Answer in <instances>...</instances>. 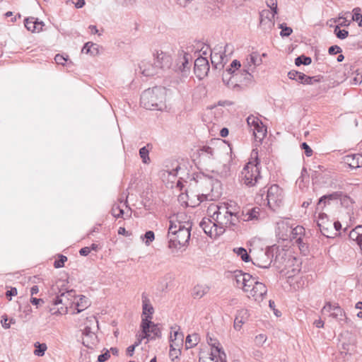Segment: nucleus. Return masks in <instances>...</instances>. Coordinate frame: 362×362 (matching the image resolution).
Wrapping results in <instances>:
<instances>
[{"instance_id": "nucleus-41", "label": "nucleus", "mask_w": 362, "mask_h": 362, "mask_svg": "<svg viewBox=\"0 0 362 362\" xmlns=\"http://www.w3.org/2000/svg\"><path fill=\"white\" fill-rule=\"evenodd\" d=\"M350 237L352 239L358 240L362 238V226H356L350 233Z\"/></svg>"}, {"instance_id": "nucleus-9", "label": "nucleus", "mask_w": 362, "mask_h": 362, "mask_svg": "<svg viewBox=\"0 0 362 362\" xmlns=\"http://www.w3.org/2000/svg\"><path fill=\"white\" fill-rule=\"evenodd\" d=\"M317 224L324 236L327 238H334L336 236L335 230L333 228V222L328 218L326 214H319Z\"/></svg>"}, {"instance_id": "nucleus-35", "label": "nucleus", "mask_w": 362, "mask_h": 362, "mask_svg": "<svg viewBox=\"0 0 362 362\" xmlns=\"http://www.w3.org/2000/svg\"><path fill=\"white\" fill-rule=\"evenodd\" d=\"M233 251L241 257L242 260L245 262H248L250 260V257L247 254V250L243 247L235 248Z\"/></svg>"}, {"instance_id": "nucleus-24", "label": "nucleus", "mask_w": 362, "mask_h": 362, "mask_svg": "<svg viewBox=\"0 0 362 362\" xmlns=\"http://www.w3.org/2000/svg\"><path fill=\"white\" fill-rule=\"evenodd\" d=\"M73 305H74L77 310L76 313H79L88 308L90 303L87 297L85 296H80L76 297V300L73 301Z\"/></svg>"}, {"instance_id": "nucleus-22", "label": "nucleus", "mask_w": 362, "mask_h": 362, "mask_svg": "<svg viewBox=\"0 0 362 362\" xmlns=\"http://www.w3.org/2000/svg\"><path fill=\"white\" fill-rule=\"evenodd\" d=\"M262 214L263 211L259 207L257 206L249 209L245 214H244L243 212L240 214L242 217L241 219H243L244 221L260 219Z\"/></svg>"}, {"instance_id": "nucleus-42", "label": "nucleus", "mask_w": 362, "mask_h": 362, "mask_svg": "<svg viewBox=\"0 0 362 362\" xmlns=\"http://www.w3.org/2000/svg\"><path fill=\"white\" fill-rule=\"evenodd\" d=\"M111 213L114 217L119 218L124 214V210L119 204H114Z\"/></svg>"}, {"instance_id": "nucleus-17", "label": "nucleus", "mask_w": 362, "mask_h": 362, "mask_svg": "<svg viewBox=\"0 0 362 362\" xmlns=\"http://www.w3.org/2000/svg\"><path fill=\"white\" fill-rule=\"evenodd\" d=\"M199 226L203 229L204 233L211 238L216 237L221 235L218 233V230H216L218 227H216V221H212L209 218H204L200 222Z\"/></svg>"}, {"instance_id": "nucleus-14", "label": "nucleus", "mask_w": 362, "mask_h": 362, "mask_svg": "<svg viewBox=\"0 0 362 362\" xmlns=\"http://www.w3.org/2000/svg\"><path fill=\"white\" fill-rule=\"evenodd\" d=\"M154 62L159 69H170L173 66L172 57L163 52H157L156 58H154Z\"/></svg>"}, {"instance_id": "nucleus-46", "label": "nucleus", "mask_w": 362, "mask_h": 362, "mask_svg": "<svg viewBox=\"0 0 362 362\" xmlns=\"http://www.w3.org/2000/svg\"><path fill=\"white\" fill-rule=\"evenodd\" d=\"M279 28L281 29L280 35L281 37H288L293 32V30L290 27L284 26V24L279 25Z\"/></svg>"}, {"instance_id": "nucleus-6", "label": "nucleus", "mask_w": 362, "mask_h": 362, "mask_svg": "<svg viewBox=\"0 0 362 362\" xmlns=\"http://www.w3.org/2000/svg\"><path fill=\"white\" fill-rule=\"evenodd\" d=\"M141 327L142 329L141 338H146L148 340L154 339L161 337V331L158 325L154 324L147 318H142Z\"/></svg>"}, {"instance_id": "nucleus-58", "label": "nucleus", "mask_w": 362, "mask_h": 362, "mask_svg": "<svg viewBox=\"0 0 362 362\" xmlns=\"http://www.w3.org/2000/svg\"><path fill=\"white\" fill-rule=\"evenodd\" d=\"M342 20V21L341 23H339V24L338 25L339 26H341V27H347L350 25V22H348L346 18H344L343 16H339L338 19H335L334 20V22H337L338 20Z\"/></svg>"}, {"instance_id": "nucleus-52", "label": "nucleus", "mask_w": 362, "mask_h": 362, "mask_svg": "<svg viewBox=\"0 0 362 362\" xmlns=\"http://www.w3.org/2000/svg\"><path fill=\"white\" fill-rule=\"evenodd\" d=\"M110 357V351L106 350L105 353L98 356V362H105Z\"/></svg>"}, {"instance_id": "nucleus-32", "label": "nucleus", "mask_w": 362, "mask_h": 362, "mask_svg": "<svg viewBox=\"0 0 362 362\" xmlns=\"http://www.w3.org/2000/svg\"><path fill=\"white\" fill-rule=\"evenodd\" d=\"M257 281L255 278L247 273V276L244 283L245 285H243V291L248 293Z\"/></svg>"}, {"instance_id": "nucleus-40", "label": "nucleus", "mask_w": 362, "mask_h": 362, "mask_svg": "<svg viewBox=\"0 0 362 362\" xmlns=\"http://www.w3.org/2000/svg\"><path fill=\"white\" fill-rule=\"evenodd\" d=\"M149 151L146 148V146H144L139 150V156L142 159L144 163H148L150 162V158L148 156Z\"/></svg>"}, {"instance_id": "nucleus-19", "label": "nucleus", "mask_w": 362, "mask_h": 362, "mask_svg": "<svg viewBox=\"0 0 362 362\" xmlns=\"http://www.w3.org/2000/svg\"><path fill=\"white\" fill-rule=\"evenodd\" d=\"M259 25L264 30H271L274 25V15L268 9H264L259 13Z\"/></svg>"}, {"instance_id": "nucleus-36", "label": "nucleus", "mask_w": 362, "mask_h": 362, "mask_svg": "<svg viewBox=\"0 0 362 362\" xmlns=\"http://www.w3.org/2000/svg\"><path fill=\"white\" fill-rule=\"evenodd\" d=\"M312 62V59L310 57H307L305 55H301L296 58L295 64L298 66L303 64V65H309Z\"/></svg>"}, {"instance_id": "nucleus-18", "label": "nucleus", "mask_w": 362, "mask_h": 362, "mask_svg": "<svg viewBox=\"0 0 362 362\" xmlns=\"http://www.w3.org/2000/svg\"><path fill=\"white\" fill-rule=\"evenodd\" d=\"M230 45H226L224 47V52H222V50H218V52H216L217 49H214L213 51H211V62L212 65L216 68L218 69L220 67L223 66V60L225 57V53L228 51L229 49ZM220 49H221V47H220Z\"/></svg>"}, {"instance_id": "nucleus-3", "label": "nucleus", "mask_w": 362, "mask_h": 362, "mask_svg": "<svg viewBox=\"0 0 362 362\" xmlns=\"http://www.w3.org/2000/svg\"><path fill=\"white\" fill-rule=\"evenodd\" d=\"M166 89L161 86L145 90L141 95V105L147 110H163L166 107Z\"/></svg>"}, {"instance_id": "nucleus-44", "label": "nucleus", "mask_w": 362, "mask_h": 362, "mask_svg": "<svg viewBox=\"0 0 362 362\" xmlns=\"http://www.w3.org/2000/svg\"><path fill=\"white\" fill-rule=\"evenodd\" d=\"M352 349L353 346L350 343L343 342L340 349V353L341 354L344 355L350 354V352L352 351Z\"/></svg>"}, {"instance_id": "nucleus-38", "label": "nucleus", "mask_w": 362, "mask_h": 362, "mask_svg": "<svg viewBox=\"0 0 362 362\" xmlns=\"http://www.w3.org/2000/svg\"><path fill=\"white\" fill-rule=\"evenodd\" d=\"M200 156L202 157H207L209 158H213L214 156V148L210 146H203L201 149Z\"/></svg>"}, {"instance_id": "nucleus-21", "label": "nucleus", "mask_w": 362, "mask_h": 362, "mask_svg": "<svg viewBox=\"0 0 362 362\" xmlns=\"http://www.w3.org/2000/svg\"><path fill=\"white\" fill-rule=\"evenodd\" d=\"M142 300V315L145 316L144 318H147L150 320L152 319V315L154 312V308L152 306L148 296L143 293L141 295Z\"/></svg>"}, {"instance_id": "nucleus-54", "label": "nucleus", "mask_w": 362, "mask_h": 362, "mask_svg": "<svg viewBox=\"0 0 362 362\" xmlns=\"http://www.w3.org/2000/svg\"><path fill=\"white\" fill-rule=\"evenodd\" d=\"M301 72H299L298 71H295V70H291L288 73V76L290 79L291 80H296V81H298L299 79V75L300 74Z\"/></svg>"}, {"instance_id": "nucleus-33", "label": "nucleus", "mask_w": 362, "mask_h": 362, "mask_svg": "<svg viewBox=\"0 0 362 362\" xmlns=\"http://www.w3.org/2000/svg\"><path fill=\"white\" fill-rule=\"evenodd\" d=\"M352 21L358 22V26L362 27V13L361 8L356 7L353 9Z\"/></svg>"}, {"instance_id": "nucleus-15", "label": "nucleus", "mask_w": 362, "mask_h": 362, "mask_svg": "<svg viewBox=\"0 0 362 362\" xmlns=\"http://www.w3.org/2000/svg\"><path fill=\"white\" fill-rule=\"evenodd\" d=\"M267 288L266 286L259 281L253 285L252 288L248 293L249 297H252L256 301H262L267 295Z\"/></svg>"}, {"instance_id": "nucleus-20", "label": "nucleus", "mask_w": 362, "mask_h": 362, "mask_svg": "<svg viewBox=\"0 0 362 362\" xmlns=\"http://www.w3.org/2000/svg\"><path fill=\"white\" fill-rule=\"evenodd\" d=\"M141 74L146 76H152L158 73V69L155 62L152 64L149 61L144 60L139 64Z\"/></svg>"}, {"instance_id": "nucleus-8", "label": "nucleus", "mask_w": 362, "mask_h": 362, "mask_svg": "<svg viewBox=\"0 0 362 362\" xmlns=\"http://www.w3.org/2000/svg\"><path fill=\"white\" fill-rule=\"evenodd\" d=\"M322 313H329L332 317L337 320L341 324H344L347 321L345 312L338 303L332 304L330 302H327L322 309Z\"/></svg>"}, {"instance_id": "nucleus-60", "label": "nucleus", "mask_w": 362, "mask_h": 362, "mask_svg": "<svg viewBox=\"0 0 362 362\" xmlns=\"http://www.w3.org/2000/svg\"><path fill=\"white\" fill-rule=\"evenodd\" d=\"M90 334H95L94 328L91 326H89L88 324L86 325H85V327L83 331V335Z\"/></svg>"}, {"instance_id": "nucleus-63", "label": "nucleus", "mask_w": 362, "mask_h": 362, "mask_svg": "<svg viewBox=\"0 0 362 362\" xmlns=\"http://www.w3.org/2000/svg\"><path fill=\"white\" fill-rule=\"evenodd\" d=\"M17 295V289L16 288H11L6 293V297L9 298V300L11 299V296Z\"/></svg>"}, {"instance_id": "nucleus-11", "label": "nucleus", "mask_w": 362, "mask_h": 362, "mask_svg": "<svg viewBox=\"0 0 362 362\" xmlns=\"http://www.w3.org/2000/svg\"><path fill=\"white\" fill-rule=\"evenodd\" d=\"M273 253L269 250L266 251L261 250L252 261L253 264L260 267L269 268L272 262Z\"/></svg>"}, {"instance_id": "nucleus-7", "label": "nucleus", "mask_w": 362, "mask_h": 362, "mask_svg": "<svg viewBox=\"0 0 362 362\" xmlns=\"http://www.w3.org/2000/svg\"><path fill=\"white\" fill-rule=\"evenodd\" d=\"M262 63V57L257 52H252L246 59V64H244L243 75L244 79L250 81L252 78L251 72H253L255 68Z\"/></svg>"}, {"instance_id": "nucleus-34", "label": "nucleus", "mask_w": 362, "mask_h": 362, "mask_svg": "<svg viewBox=\"0 0 362 362\" xmlns=\"http://www.w3.org/2000/svg\"><path fill=\"white\" fill-rule=\"evenodd\" d=\"M35 350L34 351V354L37 356H42L45 355V353L47 349L46 344H40V342L35 343Z\"/></svg>"}, {"instance_id": "nucleus-48", "label": "nucleus", "mask_w": 362, "mask_h": 362, "mask_svg": "<svg viewBox=\"0 0 362 362\" xmlns=\"http://www.w3.org/2000/svg\"><path fill=\"white\" fill-rule=\"evenodd\" d=\"M67 260V257L64 255H59V259L54 261V266L55 268H62L64 267V262Z\"/></svg>"}, {"instance_id": "nucleus-49", "label": "nucleus", "mask_w": 362, "mask_h": 362, "mask_svg": "<svg viewBox=\"0 0 362 362\" xmlns=\"http://www.w3.org/2000/svg\"><path fill=\"white\" fill-rule=\"evenodd\" d=\"M88 325L89 326H91L92 327H93L95 329V327H97V329L98 328V322L96 319L95 317L94 316H90V317H88L86 318V322L85 323V325Z\"/></svg>"}, {"instance_id": "nucleus-45", "label": "nucleus", "mask_w": 362, "mask_h": 362, "mask_svg": "<svg viewBox=\"0 0 362 362\" xmlns=\"http://www.w3.org/2000/svg\"><path fill=\"white\" fill-rule=\"evenodd\" d=\"M143 239H146L145 244L146 245H149L151 242H153L155 239L154 233L152 230L146 231L144 235L141 237Z\"/></svg>"}, {"instance_id": "nucleus-55", "label": "nucleus", "mask_w": 362, "mask_h": 362, "mask_svg": "<svg viewBox=\"0 0 362 362\" xmlns=\"http://www.w3.org/2000/svg\"><path fill=\"white\" fill-rule=\"evenodd\" d=\"M235 78H232L231 76L227 75L226 73L223 75V81L228 86H230V83L231 82V85L233 86H235L236 84H233V82L232 81L233 79Z\"/></svg>"}, {"instance_id": "nucleus-50", "label": "nucleus", "mask_w": 362, "mask_h": 362, "mask_svg": "<svg viewBox=\"0 0 362 362\" xmlns=\"http://www.w3.org/2000/svg\"><path fill=\"white\" fill-rule=\"evenodd\" d=\"M267 341V336L263 334H258L255 338V343L257 346H262L263 344Z\"/></svg>"}, {"instance_id": "nucleus-31", "label": "nucleus", "mask_w": 362, "mask_h": 362, "mask_svg": "<svg viewBox=\"0 0 362 362\" xmlns=\"http://www.w3.org/2000/svg\"><path fill=\"white\" fill-rule=\"evenodd\" d=\"M25 28L31 32H35L37 28V18L34 17L27 18L24 21Z\"/></svg>"}, {"instance_id": "nucleus-39", "label": "nucleus", "mask_w": 362, "mask_h": 362, "mask_svg": "<svg viewBox=\"0 0 362 362\" xmlns=\"http://www.w3.org/2000/svg\"><path fill=\"white\" fill-rule=\"evenodd\" d=\"M262 121L257 117L254 115H250L247 118V123L249 127L250 128V130L252 131V129L255 128L256 126H258V124L260 123Z\"/></svg>"}, {"instance_id": "nucleus-2", "label": "nucleus", "mask_w": 362, "mask_h": 362, "mask_svg": "<svg viewBox=\"0 0 362 362\" xmlns=\"http://www.w3.org/2000/svg\"><path fill=\"white\" fill-rule=\"evenodd\" d=\"M191 223L189 221L182 223L177 220V216H173L170 221L168 238V247L173 252H177L183 247H186L190 239Z\"/></svg>"}, {"instance_id": "nucleus-28", "label": "nucleus", "mask_w": 362, "mask_h": 362, "mask_svg": "<svg viewBox=\"0 0 362 362\" xmlns=\"http://www.w3.org/2000/svg\"><path fill=\"white\" fill-rule=\"evenodd\" d=\"M209 291V287L206 285L197 284L192 291L194 298H201Z\"/></svg>"}, {"instance_id": "nucleus-37", "label": "nucleus", "mask_w": 362, "mask_h": 362, "mask_svg": "<svg viewBox=\"0 0 362 362\" xmlns=\"http://www.w3.org/2000/svg\"><path fill=\"white\" fill-rule=\"evenodd\" d=\"M198 343V335L197 334H193V335H188L186 337V346L187 348H192L196 346Z\"/></svg>"}, {"instance_id": "nucleus-61", "label": "nucleus", "mask_w": 362, "mask_h": 362, "mask_svg": "<svg viewBox=\"0 0 362 362\" xmlns=\"http://www.w3.org/2000/svg\"><path fill=\"white\" fill-rule=\"evenodd\" d=\"M304 228L302 227V226H296V228H294L292 230V234L293 235H301L302 233H304Z\"/></svg>"}, {"instance_id": "nucleus-4", "label": "nucleus", "mask_w": 362, "mask_h": 362, "mask_svg": "<svg viewBox=\"0 0 362 362\" xmlns=\"http://www.w3.org/2000/svg\"><path fill=\"white\" fill-rule=\"evenodd\" d=\"M255 159L253 161H249L242 170L243 180L245 185L253 187L258 184L262 180L260 175L257 158V152H255Z\"/></svg>"}, {"instance_id": "nucleus-25", "label": "nucleus", "mask_w": 362, "mask_h": 362, "mask_svg": "<svg viewBox=\"0 0 362 362\" xmlns=\"http://www.w3.org/2000/svg\"><path fill=\"white\" fill-rule=\"evenodd\" d=\"M98 343V339L96 334L83 335L82 344L88 349H93Z\"/></svg>"}, {"instance_id": "nucleus-26", "label": "nucleus", "mask_w": 362, "mask_h": 362, "mask_svg": "<svg viewBox=\"0 0 362 362\" xmlns=\"http://www.w3.org/2000/svg\"><path fill=\"white\" fill-rule=\"evenodd\" d=\"M209 358H214V361L218 362H226V355L222 350V347L220 346L218 348L212 349L210 356Z\"/></svg>"}, {"instance_id": "nucleus-53", "label": "nucleus", "mask_w": 362, "mask_h": 362, "mask_svg": "<svg viewBox=\"0 0 362 362\" xmlns=\"http://www.w3.org/2000/svg\"><path fill=\"white\" fill-rule=\"evenodd\" d=\"M341 51L342 50H341V47L337 45L331 46L330 47H329V49H328V52L331 55H334L338 53H341Z\"/></svg>"}, {"instance_id": "nucleus-51", "label": "nucleus", "mask_w": 362, "mask_h": 362, "mask_svg": "<svg viewBox=\"0 0 362 362\" xmlns=\"http://www.w3.org/2000/svg\"><path fill=\"white\" fill-rule=\"evenodd\" d=\"M207 342L209 345L211 346V350L216 349V347L218 348L221 346L217 339L209 336L207 337Z\"/></svg>"}, {"instance_id": "nucleus-62", "label": "nucleus", "mask_w": 362, "mask_h": 362, "mask_svg": "<svg viewBox=\"0 0 362 362\" xmlns=\"http://www.w3.org/2000/svg\"><path fill=\"white\" fill-rule=\"evenodd\" d=\"M91 42H86L82 48L83 53L90 54Z\"/></svg>"}, {"instance_id": "nucleus-56", "label": "nucleus", "mask_w": 362, "mask_h": 362, "mask_svg": "<svg viewBox=\"0 0 362 362\" xmlns=\"http://www.w3.org/2000/svg\"><path fill=\"white\" fill-rule=\"evenodd\" d=\"M54 61L57 64H62L64 65V63L67 61V58L64 57V56L57 54L54 57Z\"/></svg>"}, {"instance_id": "nucleus-59", "label": "nucleus", "mask_w": 362, "mask_h": 362, "mask_svg": "<svg viewBox=\"0 0 362 362\" xmlns=\"http://www.w3.org/2000/svg\"><path fill=\"white\" fill-rule=\"evenodd\" d=\"M99 54V45L91 42L90 55L95 56Z\"/></svg>"}, {"instance_id": "nucleus-16", "label": "nucleus", "mask_w": 362, "mask_h": 362, "mask_svg": "<svg viewBox=\"0 0 362 362\" xmlns=\"http://www.w3.org/2000/svg\"><path fill=\"white\" fill-rule=\"evenodd\" d=\"M192 61V57L191 54L187 53L183 50L180 51V62H182V64L175 68V71L185 74L189 72L191 68Z\"/></svg>"}, {"instance_id": "nucleus-10", "label": "nucleus", "mask_w": 362, "mask_h": 362, "mask_svg": "<svg viewBox=\"0 0 362 362\" xmlns=\"http://www.w3.org/2000/svg\"><path fill=\"white\" fill-rule=\"evenodd\" d=\"M334 199H339L341 205L346 207L351 203V198L347 195L344 194L342 192H334L332 194H326L320 197L317 203V210H319L320 209H322L323 206H322V204H324V205H325L327 200L329 201Z\"/></svg>"}, {"instance_id": "nucleus-64", "label": "nucleus", "mask_w": 362, "mask_h": 362, "mask_svg": "<svg viewBox=\"0 0 362 362\" xmlns=\"http://www.w3.org/2000/svg\"><path fill=\"white\" fill-rule=\"evenodd\" d=\"M230 66L232 69H235V71L236 70H238V69L241 66V64H240V62L238 60H237V59H234V60L231 62V64H230Z\"/></svg>"}, {"instance_id": "nucleus-47", "label": "nucleus", "mask_w": 362, "mask_h": 362, "mask_svg": "<svg viewBox=\"0 0 362 362\" xmlns=\"http://www.w3.org/2000/svg\"><path fill=\"white\" fill-rule=\"evenodd\" d=\"M184 335L182 332H180L178 330L174 331L173 337L170 336V340L173 343L175 344V341L177 340L179 342L182 343L183 341Z\"/></svg>"}, {"instance_id": "nucleus-12", "label": "nucleus", "mask_w": 362, "mask_h": 362, "mask_svg": "<svg viewBox=\"0 0 362 362\" xmlns=\"http://www.w3.org/2000/svg\"><path fill=\"white\" fill-rule=\"evenodd\" d=\"M209 71V64L206 58L199 57L194 63V71L195 75L199 79H202Z\"/></svg>"}, {"instance_id": "nucleus-5", "label": "nucleus", "mask_w": 362, "mask_h": 362, "mask_svg": "<svg viewBox=\"0 0 362 362\" xmlns=\"http://www.w3.org/2000/svg\"><path fill=\"white\" fill-rule=\"evenodd\" d=\"M265 193H267V205L272 210H276V208L279 207L282 202L281 189L277 185H273L267 190L264 188L261 189L259 194L263 197Z\"/></svg>"}, {"instance_id": "nucleus-23", "label": "nucleus", "mask_w": 362, "mask_h": 362, "mask_svg": "<svg viewBox=\"0 0 362 362\" xmlns=\"http://www.w3.org/2000/svg\"><path fill=\"white\" fill-rule=\"evenodd\" d=\"M248 317L247 310L242 309L238 310L234 320V328L236 330H240L242 325L247 321Z\"/></svg>"}, {"instance_id": "nucleus-30", "label": "nucleus", "mask_w": 362, "mask_h": 362, "mask_svg": "<svg viewBox=\"0 0 362 362\" xmlns=\"http://www.w3.org/2000/svg\"><path fill=\"white\" fill-rule=\"evenodd\" d=\"M320 81L318 76H308L303 73H300L299 75V79L298 81L303 84L311 85L314 82H319Z\"/></svg>"}, {"instance_id": "nucleus-1", "label": "nucleus", "mask_w": 362, "mask_h": 362, "mask_svg": "<svg viewBox=\"0 0 362 362\" xmlns=\"http://www.w3.org/2000/svg\"><path fill=\"white\" fill-rule=\"evenodd\" d=\"M208 213L216 221V230L219 234H223L226 228L236 226L242 218L240 208L233 202H223L219 204H212L208 209Z\"/></svg>"}, {"instance_id": "nucleus-57", "label": "nucleus", "mask_w": 362, "mask_h": 362, "mask_svg": "<svg viewBox=\"0 0 362 362\" xmlns=\"http://www.w3.org/2000/svg\"><path fill=\"white\" fill-rule=\"evenodd\" d=\"M301 148L302 149H304L305 150V154L306 155V156L308 157H310L312 156L313 154V150L311 149V148L307 144V143L305 142H303L301 144Z\"/></svg>"}, {"instance_id": "nucleus-27", "label": "nucleus", "mask_w": 362, "mask_h": 362, "mask_svg": "<svg viewBox=\"0 0 362 362\" xmlns=\"http://www.w3.org/2000/svg\"><path fill=\"white\" fill-rule=\"evenodd\" d=\"M253 134L256 139L262 141L267 134V128L263 124L262 122L258 124L255 128L252 129Z\"/></svg>"}, {"instance_id": "nucleus-29", "label": "nucleus", "mask_w": 362, "mask_h": 362, "mask_svg": "<svg viewBox=\"0 0 362 362\" xmlns=\"http://www.w3.org/2000/svg\"><path fill=\"white\" fill-rule=\"evenodd\" d=\"M247 276V273H243L241 271H235L233 275V279L235 281L236 286L243 290L245 280Z\"/></svg>"}, {"instance_id": "nucleus-43", "label": "nucleus", "mask_w": 362, "mask_h": 362, "mask_svg": "<svg viewBox=\"0 0 362 362\" xmlns=\"http://www.w3.org/2000/svg\"><path fill=\"white\" fill-rule=\"evenodd\" d=\"M334 34L339 39H345L349 35V32L346 30H340L339 25H336L334 28Z\"/></svg>"}, {"instance_id": "nucleus-13", "label": "nucleus", "mask_w": 362, "mask_h": 362, "mask_svg": "<svg viewBox=\"0 0 362 362\" xmlns=\"http://www.w3.org/2000/svg\"><path fill=\"white\" fill-rule=\"evenodd\" d=\"M76 298L75 291L69 290L57 296L53 300V304L55 305L62 304L65 305L66 309L68 306L73 305V301L75 300Z\"/></svg>"}]
</instances>
